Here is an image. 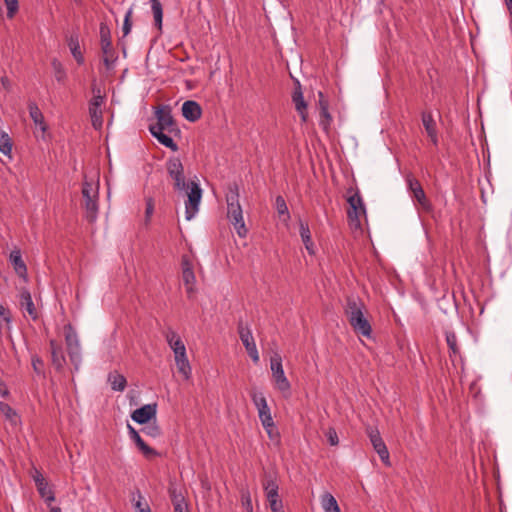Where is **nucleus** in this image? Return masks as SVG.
Masks as SVG:
<instances>
[{"instance_id": "29", "label": "nucleus", "mask_w": 512, "mask_h": 512, "mask_svg": "<svg viewBox=\"0 0 512 512\" xmlns=\"http://www.w3.org/2000/svg\"><path fill=\"white\" fill-rule=\"evenodd\" d=\"M321 506L325 512H341L335 497L328 492L321 496Z\"/></svg>"}, {"instance_id": "4", "label": "nucleus", "mask_w": 512, "mask_h": 512, "mask_svg": "<svg viewBox=\"0 0 512 512\" xmlns=\"http://www.w3.org/2000/svg\"><path fill=\"white\" fill-rule=\"evenodd\" d=\"M251 399L258 411V416L263 428L266 430L268 436L273 438L274 421L271 415L270 408L267 404L266 397L262 392L253 391Z\"/></svg>"}, {"instance_id": "44", "label": "nucleus", "mask_w": 512, "mask_h": 512, "mask_svg": "<svg viewBox=\"0 0 512 512\" xmlns=\"http://www.w3.org/2000/svg\"><path fill=\"white\" fill-rule=\"evenodd\" d=\"M7 8V17L13 18L19 9L18 0H4Z\"/></svg>"}, {"instance_id": "9", "label": "nucleus", "mask_w": 512, "mask_h": 512, "mask_svg": "<svg viewBox=\"0 0 512 512\" xmlns=\"http://www.w3.org/2000/svg\"><path fill=\"white\" fill-rule=\"evenodd\" d=\"M166 168L169 176L174 180V188L178 191H186L188 184L185 181L184 167L177 157L168 159Z\"/></svg>"}, {"instance_id": "3", "label": "nucleus", "mask_w": 512, "mask_h": 512, "mask_svg": "<svg viewBox=\"0 0 512 512\" xmlns=\"http://www.w3.org/2000/svg\"><path fill=\"white\" fill-rule=\"evenodd\" d=\"M165 339L174 352L175 364L178 372L184 379L188 380L191 377V366L186 354V347L180 336L172 329L165 332Z\"/></svg>"}, {"instance_id": "19", "label": "nucleus", "mask_w": 512, "mask_h": 512, "mask_svg": "<svg viewBox=\"0 0 512 512\" xmlns=\"http://www.w3.org/2000/svg\"><path fill=\"white\" fill-rule=\"evenodd\" d=\"M201 114L202 109L197 102L188 100L183 103L182 115L186 120L195 122L201 117Z\"/></svg>"}, {"instance_id": "40", "label": "nucleus", "mask_w": 512, "mask_h": 512, "mask_svg": "<svg viewBox=\"0 0 512 512\" xmlns=\"http://www.w3.org/2000/svg\"><path fill=\"white\" fill-rule=\"evenodd\" d=\"M136 446L138 447V449L141 451V453L146 457V458H152V457H155L158 455L157 451L154 450L153 448L149 447L144 441L143 439L140 437L138 438L136 441H134Z\"/></svg>"}, {"instance_id": "18", "label": "nucleus", "mask_w": 512, "mask_h": 512, "mask_svg": "<svg viewBox=\"0 0 512 512\" xmlns=\"http://www.w3.org/2000/svg\"><path fill=\"white\" fill-rule=\"evenodd\" d=\"M156 416V404H147L136 410L131 414L133 421L139 424L148 423L152 418Z\"/></svg>"}, {"instance_id": "15", "label": "nucleus", "mask_w": 512, "mask_h": 512, "mask_svg": "<svg viewBox=\"0 0 512 512\" xmlns=\"http://www.w3.org/2000/svg\"><path fill=\"white\" fill-rule=\"evenodd\" d=\"M157 123L150 127H159L161 130H166L168 133L177 131L176 124L171 114L169 107L164 106L156 111Z\"/></svg>"}, {"instance_id": "47", "label": "nucleus", "mask_w": 512, "mask_h": 512, "mask_svg": "<svg viewBox=\"0 0 512 512\" xmlns=\"http://www.w3.org/2000/svg\"><path fill=\"white\" fill-rule=\"evenodd\" d=\"M32 367H33V370L38 375H42L43 374L44 363H43L42 359L39 358L38 356H33L32 357Z\"/></svg>"}, {"instance_id": "31", "label": "nucleus", "mask_w": 512, "mask_h": 512, "mask_svg": "<svg viewBox=\"0 0 512 512\" xmlns=\"http://www.w3.org/2000/svg\"><path fill=\"white\" fill-rule=\"evenodd\" d=\"M0 412L12 425L16 426L20 423V418L17 412L9 404L0 402Z\"/></svg>"}, {"instance_id": "8", "label": "nucleus", "mask_w": 512, "mask_h": 512, "mask_svg": "<svg viewBox=\"0 0 512 512\" xmlns=\"http://www.w3.org/2000/svg\"><path fill=\"white\" fill-rule=\"evenodd\" d=\"M101 51L103 54V62L109 69L116 60L115 51L112 47L110 28L106 23H101L99 27Z\"/></svg>"}, {"instance_id": "35", "label": "nucleus", "mask_w": 512, "mask_h": 512, "mask_svg": "<svg viewBox=\"0 0 512 512\" xmlns=\"http://www.w3.org/2000/svg\"><path fill=\"white\" fill-rule=\"evenodd\" d=\"M51 65L53 68L55 79L60 83L64 82L66 79V70L63 67L62 63L58 59L54 58L51 62Z\"/></svg>"}, {"instance_id": "49", "label": "nucleus", "mask_w": 512, "mask_h": 512, "mask_svg": "<svg viewBox=\"0 0 512 512\" xmlns=\"http://www.w3.org/2000/svg\"><path fill=\"white\" fill-rule=\"evenodd\" d=\"M131 14H132V11L129 10L125 15L123 28H122L124 36L128 35L129 32L131 31V23H130Z\"/></svg>"}, {"instance_id": "22", "label": "nucleus", "mask_w": 512, "mask_h": 512, "mask_svg": "<svg viewBox=\"0 0 512 512\" xmlns=\"http://www.w3.org/2000/svg\"><path fill=\"white\" fill-rule=\"evenodd\" d=\"M292 100H293V103L295 104L296 111L301 116L302 122H306L307 116H308L307 104L304 100L303 93H302L300 86L294 90L293 95H292Z\"/></svg>"}, {"instance_id": "50", "label": "nucleus", "mask_w": 512, "mask_h": 512, "mask_svg": "<svg viewBox=\"0 0 512 512\" xmlns=\"http://www.w3.org/2000/svg\"><path fill=\"white\" fill-rule=\"evenodd\" d=\"M170 496L173 503V506H175L177 503H186L184 498L181 494H177L175 489H170Z\"/></svg>"}, {"instance_id": "21", "label": "nucleus", "mask_w": 512, "mask_h": 512, "mask_svg": "<svg viewBox=\"0 0 512 512\" xmlns=\"http://www.w3.org/2000/svg\"><path fill=\"white\" fill-rule=\"evenodd\" d=\"M50 348L52 364L54 365L56 370L60 371L63 369L66 363V359L62 351V348L55 340H50Z\"/></svg>"}, {"instance_id": "12", "label": "nucleus", "mask_w": 512, "mask_h": 512, "mask_svg": "<svg viewBox=\"0 0 512 512\" xmlns=\"http://www.w3.org/2000/svg\"><path fill=\"white\" fill-rule=\"evenodd\" d=\"M366 433H367V436L369 437V440H370L375 452L379 455L381 461L385 465L390 466L389 451L380 435L379 430L377 428L369 426L366 429Z\"/></svg>"}, {"instance_id": "1", "label": "nucleus", "mask_w": 512, "mask_h": 512, "mask_svg": "<svg viewBox=\"0 0 512 512\" xmlns=\"http://www.w3.org/2000/svg\"><path fill=\"white\" fill-rule=\"evenodd\" d=\"M345 314L352 329L357 335L371 338L372 327L365 316L364 303L355 297H349L345 308Z\"/></svg>"}, {"instance_id": "36", "label": "nucleus", "mask_w": 512, "mask_h": 512, "mask_svg": "<svg viewBox=\"0 0 512 512\" xmlns=\"http://www.w3.org/2000/svg\"><path fill=\"white\" fill-rule=\"evenodd\" d=\"M37 490L40 496L47 502L48 504L52 503L55 500V496L53 491L50 489L47 481L42 483V485L37 486Z\"/></svg>"}, {"instance_id": "48", "label": "nucleus", "mask_w": 512, "mask_h": 512, "mask_svg": "<svg viewBox=\"0 0 512 512\" xmlns=\"http://www.w3.org/2000/svg\"><path fill=\"white\" fill-rule=\"evenodd\" d=\"M326 437L328 439V442L332 446H336L339 443V438L337 435V432L334 428H329L326 432Z\"/></svg>"}, {"instance_id": "7", "label": "nucleus", "mask_w": 512, "mask_h": 512, "mask_svg": "<svg viewBox=\"0 0 512 512\" xmlns=\"http://www.w3.org/2000/svg\"><path fill=\"white\" fill-rule=\"evenodd\" d=\"M270 369L276 389H278L283 394H289L291 390V384L285 375L282 365V357L280 354L275 353L271 356Z\"/></svg>"}, {"instance_id": "26", "label": "nucleus", "mask_w": 512, "mask_h": 512, "mask_svg": "<svg viewBox=\"0 0 512 512\" xmlns=\"http://www.w3.org/2000/svg\"><path fill=\"white\" fill-rule=\"evenodd\" d=\"M263 489L265 491V495L267 498V501L280 499L279 497V486L275 479L272 477H267L263 482Z\"/></svg>"}, {"instance_id": "16", "label": "nucleus", "mask_w": 512, "mask_h": 512, "mask_svg": "<svg viewBox=\"0 0 512 512\" xmlns=\"http://www.w3.org/2000/svg\"><path fill=\"white\" fill-rule=\"evenodd\" d=\"M182 279L183 283L186 288V293L188 297H192L195 293V284H196V277L192 268V264L187 256H184L182 258Z\"/></svg>"}, {"instance_id": "10", "label": "nucleus", "mask_w": 512, "mask_h": 512, "mask_svg": "<svg viewBox=\"0 0 512 512\" xmlns=\"http://www.w3.org/2000/svg\"><path fill=\"white\" fill-rule=\"evenodd\" d=\"M190 189L187 196L188 200L185 203V217L186 220H191L198 212L200 201L202 198V190L199 184L191 182L188 184Z\"/></svg>"}, {"instance_id": "24", "label": "nucleus", "mask_w": 512, "mask_h": 512, "mask_svg": "<svg viewBox=\"0 0 512 512\" xmlns=\"http://www.w3.org/2000/svg\"><path fill=\"white\" fill-rule=\"evenodd\" d=\"M67 44L76 62L82 65L84 63V57L80 48L79 35L77 33L71 34L67 39Z\"/></svg>"}, {"instance_id": "42", "label": "nucleus", "mask_w": 512, "mask_h": 512, "mask_svg": "<svg viewBox=\"0 0 512 512\" xmlns=\"http://www.w3.org/2000/svg\"><path fill=\"white\" fill-rule=\"evenodd\" d=\"M133 500L135 501L136 512H151L149 505L139 491H137V499L133 498Z\"/></svg>"}, {"instance_id": "60", "label": "nucleus", "mask_w": 512, "mask_h": 512, "mask_svg": "<svg viewBox=\"0 0 512 512\" xmlns=\"http://www.w3.org/2000/svg\"><path fill=\"white\" fill-rule=\"evenodd\" d=\"M49 512H62L59 507H52Z\"/></svg>"}, {"instance_id": "53", "label": "nucleus", "mask_w": 512, "mask_h": 512, "mask_svg": "<svg viewBox=\"0 0 512 512\" xmlns=\"http://www.w3.org/2000/svg\"><path fill=\"white\" fill-rule=\"evenodd\" d=\"M33 479H34V482L36 484V487L38 485H42V483L46 482L45 478L43 477V475L38 470H35V474L33 475Z\"/></svg>"}, {"instance_id": "6", "label": "nucleus", "mask_w": 512, "mask_h": 512, "mask_svg": "<svg viewBox=\"0 0 512 512\" xmlns=\"http://www.w3.org/2000/svg\"><path fill=\"white\" fill-rule=\"evenodd\" d=\"M65 333V342L67 346V352L70 358L71 363L74 365L75 370H79L82 355H81V346L78 338V334L75 329L70 325H66L64 327Z\"/></svg>"}, {"instance_id": "14", "label": "nucleus", "mask_w": 512, "mask_h": 512, "mask_svg": "<svg viewBox=\"0 0 512 512\" xmlns=\"http://www.w3.org/2000/svg\"><path fill=\"white\" fill-rule=\"evenodd\" d=\"M103 103L104 97L100 95V91H98V94H95L89 102V115L91 118L92 126L96 130H100L103 126Z\"/></svg>"}, {"instance_id": "39", "label": "nucleus", "mask_w": 512, "mask_h": 512, "mask_svg": "<svg viewBox=\"0 0 512 512\" xmlns=\"http://www.w3.org/2000/svg\"><path fill=\"white\" fill-rule=\"evenodd\" d=\"M136 446L138 447V449L141 451V453L146 457V458H152V457H155L158 455L157 451L154 450L153 448L149 447L144 441L143 439L140 437L138 438L136 441H134Z\"/></svg>"}, {"instance_id": "37", "label": "nucleus", "mask_w": 512, "mask_h": 512, "mask_svg": "<svg viewBox=\"0 0 512 512\" xmlns=\"http://www.w3.org/2000/svg\"><path fill=\"white\" fill-rule=\"evenodd\" d=\"M12 151V142L9 135L5 132H0V152L4 155L10 156Z\"/></svg>"}, {"instance_id": "41", "label": "nucleus", "mask_w": 512, "mask_h": 512, "mask_svg": "<svg viewBox=\"0 0 512 512\" xmlns=\"http://www.w3.org/2000/svg\"><path fill=\"white\" fill-rule=\"evenodd\" d=\"M276 209L280 216H284V220H288L290 218L287 204L282 196H277L275 200Z\"/></svg>"}, {"instance_id": "54", "label": "nucleus", "mask_w": 512, "mask_h": 512, "mask_svg": "<svg viewBox=\"0 0 512 512\" xmlns=\"http://www.w3.org/2000/svg\"><path fill=\"white\" fill-rule=\"evenodd\" d=\"M127 427H128V433H129L131 440L136 441L138 438H140L139 433L130 424H128Z\"/></svg>"}, {"instance_id": "51", "label": "nucleus", "mask_w": 512, "mask_h": 512, "mask_svg": "<svg viewBox=\"0 0 512 512\" xmlns=\"http://www.w3.org/2000/svg\"><path fill=\"white\" fill-rule=\"evenodd\" d=\"M153 211H154V202H153V199L152 198H148L146 200V210H145V215H146V219L149 220L153 214Z\"/></svg>"}, {"instance_id": "46", "label": "nucleus", "mask_w": 512, "mask_h": 512, "mask_svg": "<svg viewBox=\"0 0 512 512\" xmlns=\"http://www.w3.org/2000/svg\"><path fill=\"white\" fill-rule=\"evenodd\" d=\"M320 114H321V117H322V120H321L320 124L324 128H327L330 125V122L332 120L331 115H330V113L328 111V106H323V109L320 111Z\"/></svg>"}, {"instance_id": "56", "label": "nucleus", "mask_w": 512, "mask_h": 512, "mask_svg": "<svg viewBox=\"0 0 512 512\" xmlns=\"http://www.w3.org/2000/svg\"><path fill=\"white\" fill-rule=\"evenodd\" d=\"M0 316L3 318V321H5L6 323H9L11 321L10 317L7 315L6 309L2 305H0Z\"/></svg>"}, {"instance_id": "25", "label": "nucleus", "mask_w": 512, "mask_h": 512, "mask_svg": "<svg viewBox=\"0 0 512 512\" xmlns=\"http://www.w3.org/2000/svg\"><path fill=\"white\" fill-rule=\"evenodd\" d=\"M20 305L21 308L27 312V314L35 320L37 318V312L32 301V297L29 291L23 290L20 294Z\"/></svg>"}, {"instance_id": "17", "label": "nucleus", "mask_w": 512, "mask_h": 512, "mask_svg": "<svg viewBox=\"0 0 512 512\" xmlns=\"http://www.w3.org/2000/svg\"><path fill=\"white\" fill-rule=\"evenodd\" d=\"M349 209L347 211L348 218L351 222H356L360 225V217L365 214V207L361 196L358 193L351 195L348 198Z\"/></svg>"}, {"instance_id": "38", "label": "nucleus", "mask_w": 512, "mask_h": 512, "mask_svg": "<svg viewBox=\"0 0 512 512\" xmlns=\"http://www.w3.org/2000/svg\"><path fill=\"white\" fill-rule=\"evenodd\" d=\"M136 446L138 447V449L141 451V453L146 457V458H152V457H155L158 455L157 451L154 450L153 448L149 447L144 441L143 439L140 437L138 438L136 441H134Z\"/></svg>"}, {"instance_id": "58", "label": "nucleus", "mask_w": 512, "mask_h": 512, "mask_svg": "<svg viewBox=\"0 0 512 512\" xmlns=\"http://www.w3.org/2000/svg\"><path fill=\"white\" fill-rule=\"evenodd\" d=\"M1 83L2 85L4 86L5 89H8L9 88V80L7 77H1Z\"/></svg>"}, {"instance_id": "55", "label": "nucleus", "mask_w": 512, "mask_h": 512, "mask_svg": "<svg viewBox=\"0 0 512 512\" xmlns=\"http://www.w3.org/2000/svg\"><path fill=\"white\" fill-rule=\"evenodd\" d=\"M175 512H188V505L187 503H177L174 506Z\"/></svg>"}, {"instance_id": "20", "label": "nucleus", "mask_w": 512, "mask_h": 512, "mask_svg": "<svg viewBox=\"0 0 512 512\" xmlns=\"http://www.w3.org/2000/svg\"><path fill=\"white\" fill-rule=\"evenodd\" d=\"M422 123L426 130L427 135L431 139L434 145L438 144V134L436 128V122L433 119L431 112H423L422 113Z\"/></svg>"}, {"instance_id": "11", "label": "nucleus", "mask_w": 512, "mask_h": 512, "mask_svg": "<svg viewBox=\"0 0 512 512\" xmlns=\"http://www.w3.org/2000/svg\"><path fill=\"white\" fill-rule=\"evenodd\" d=\"M408 189L412 194L413 200L416 204L424 211H430L432 209V205L430 201L427 199L426 194L420 184V182L413 177L412 175H408L406 178Z\"/></svg>"}, {"instance_id": "23", "label": "nucleus", "mask_w": 512, "mask_h": 512, "mask_svg": "<svg viewBox=\"0 0 512 512\" xmlns=\"http://www.w3.org/2000/svg\"><path fill=\"white\" fill-rule=\"evenodd\" d=\"M149 131L165 147L170 148L172 151L178 150L177 144L165 133L167 132L166 130H161L159 127H149Z\"/></svg>"}, {"instance_id": "33", "label": "nucleus", "mask_w": 512, "mask_h": 512, "mask_svg": "<svg viewBox=\"0 0 512 512\" xmlns=\"http://www.w3.org/2000/svg\"><path fill=\"white\" fill-rule=\"evenodd\" d=\"M151 10L154 17L155 26L161 30L163 20V8L159 0H150Z\"/></svg>"}, {"instance_id": "2", "label": "nucleus", "mask_w": 512, "mask_h": 512, "mask_svg": "<svg viewBox=\"0 0 512 512\" xmlns=\"http://www.w3.org/2000/svg\"><path fill=\"white\" fill-rule=\"evenodd\" d=\"M227 217L234 226L239 237L244 238L247 235V228L243 219V211L239 202V187L236 183H231L226 192Z\"/></svg>"}, {"instance_id": "34", "label": "nucleus", "mask_w": 512, "mask_h": 512, "mask_svg": "<svg viewBox=\"0 0 512 512\" xmlns=\"http://www.w3.org/2000/svg\"><path fill=\"white\" fill-rule=\"evenodd\" d=\"M446 342L450 350V358L460 356V349L458 347L457 337L453 331H446Z\"/></svg>"}, {"instance_id": "5", "label": "nucleus", "mask_w": 512, "mask_h": 512, "mask_svg": "<svg viewBox=\"0 0 512 512\" xmlns=\"http://www.w3.org/2000/svg\"><path fill=\"white\" fill-rule=\"evenodd\" d=\"M82 196L84 199V207L87 212V218L94 221L98 212V197L99 185L98 182L87 181L83 182Z\"/></svg>"}, {"instance_id": "30", "label": "nucleus", "mask_w": 512, "mask_h": 512, "mask_svg": "<svg viewBox=\"0 0 512 512\" xmlns=\"http://www.w3.org/2000/svg\"><path fill=\"white\" fill-rule=\"evenodd\" d=\"M108 381L114 391H123L127 384L126 378L117 372H111Z\"/></svg>"}, {"instance_id": "27", "label": "nucleus", "mask_w": 512, "mask_h": 512, "mask_svg": "<svg viewBox=\"0 0 512 512\" xmlns=\"http://www.w3.org/2000/svg\"><path fill=\"white\" fill-rule=\"evenodd\" d=\"M300 236L305 245L306 250L310 253H314V244L311 238L310 229L307 223L300 221Z\"/></svg>"}, {"instance_id": "45", "label": "nucleus", "mask_w": 512, "mask_h": 512, "mask_svg": "<svg viewBox=\"0 0 512 512\" xmlns=\"http://www.w3.org/2000/svg\"><path fill=\"white\" fill-rule=\"evenodd\" d=\"M241 500H242L243 507L248 512H252L253 511V505H252L251 496H250V493H249L248 490H243L242 491V493H241Z\"/></svg>"}, {"instance_id": "28", "label": "nucleus", "mask_w": 512, "mask_h": 512, "mask_svg": "<svg viewBox=\"0 0 512 512\" xmlns=\"http://www.w3.org/2000/svg\"><path fill=\"white\" fill-rule=\"evenodd\" d=\"M10 261L13 264L16 273L19 276L24 277L27 273V268L24 261L22 260L20 251H12L10 254Z\"/></svg>"}, {"instance_id": "32", "label": "nucleus", "mask_w": 512, "mask_h": 512, "mask_svg": "<svg viewBox=\"0 0 512 512\" xmlns=\"http://www.w3.org/2000/svg\"><path fill=\"white\" fill-rule=\"evenodd\" d=\"M29 114L36 126H39L42 131L46 130L44 124V117L38 106L34 103L29 104Z\"/></svg>"}, {"instance_id": "52", "label": "nucleus", "mask_w": 512, "mask_h": 512, "mask_svg": "<svg viewBox=\"0 0 512 512\" xmlns=\"http://www.w3.org/2000/svg\"><path fill=\"white\" fill-rule=\"evenodd\" d=\"M269 507L272 512L279 511L280 509H283V503L281 499L271 500L268 501Z\"/></svg>"}, {"instance_id": "43", "label": "nucleus", "mask_w": 512, "mask_h": 512, "mask_svg": "<svg viewBox=\"0 0 512 512\" xmlns=\"http://www.w3.org/2000/svg\"><path fill=\"white\" fill-rule=\"evenodd\" d=\"M142 432L151 438H158L161 435V429L156 423H148L143 429Z\"/></svg>"}, {"instance_id": "57", "label": "nucleus", "mask_w": 512, "mask_h": 512, "mask_svg": "<svg viewBox=\"0 0 512 512\" xmlns=\"http://www.w3.org/2000/svg\"><path fill=\"white\" fill-rule=\"evenodd\" d=\"M319 106H320V110L323 109V106H328V103L327 101L324 99V96L322 94V92H319Z\"/></svg>"}, {"instance_id": "13", "label": "nucleus", "mask_w": 512, "mask_h": 512, "mask_svg": "<svg viewBox=\"0 0 512 512\" xmlns=\"http://www.w3.org/2000/svg\"><path fill=\"white\" fill-rule=\"evenodd\" d=\"M238 333L248 355L254 363H258L260 357L250 328L244 325L243 322H240L238 324Z\"/></svg>"}, {"instance_id": "59", "label": "nucleus", "mask_w": 512, "mask_h": 512, "mask_svg": "<svg viewBox=\"0 0 512 512\" xmlns=\"http://www.w3.org/2000/svg\"><path fill=\"white\" fill-rule=\"evenodd\" d=\"M505 3L510 12V15L512 16V0H505Z\"/></svg>"}]
</instances>
